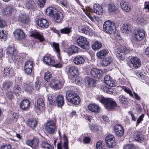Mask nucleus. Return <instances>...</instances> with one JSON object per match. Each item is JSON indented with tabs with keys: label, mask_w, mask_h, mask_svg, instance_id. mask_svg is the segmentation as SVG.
<instances>
[{
	"label": "nucleus",
	"mask_w": 149,
	"mask_h": 149,
	"mask_svg": "<svg viewBox=\"0 0 149 149\" xmlns=\"http://www.w3.org/2000/svg\"><path fill=\"white\" fill-rule=\"evenodd\" d=\"M46 13L47 15L52 17L57 22H61L63 19V14L60 12L57 11L56 9L53 7L47 8Z\"/></svg>",
	"instance_id": "nucleus-1"
},
{
	"label": "nucleus",
	"mask_w": 149,
	"mask_h": 149,
	"mask_svg": "<svg viewBox=\"0 0 149 149\" xmlns=\"http://www.w3.org/2000/svg\"><path fill=\"white\" fill-rule=\"evenodd\" d=\"M100 102L104 104L106 108L108 110L113 109L117 106L116 102L110 98H105L102 96L98 98Z\"/></svg>",
	"instance_id": "nucleus-2"
},
{
	"label": "nucleus",
	"mask_w": 149,
	"mask_h": 149,
	"mask_svg": "<svg viewBox=\"0 0 149 149\" xmlns=\"http://www.w3.org/2000/svg\"><path fill=\"white\" fill-rule=\"evenodd\" d=\"M103 28L106 32L109 34H113L114 36L117 37V33L115 32V24L113 21L110 20L106 21L103 24Z\"/></svg>",
	"instance_id": "nucleus-3"
},
{
	"label": "nucleus",
	"mask_w": 149,
	"mask_h": 149,
	"mask_svg": "<svg viewBox=\"0 0 149 149\" xmlns=\"http://www.w3.org/2000/svg\"><path fill=\"white\" fill-rule=\"evenodd\" d=\"M45 129L48 133L53 134L56 129V123L52 120L48 121L46 124Z\"/></svg>",
	"instance_id": "nucleus-4"
},
{
	"label": "nucleus",
	"mask_w": 149,
	"mask_h": 149,
	"mask_svg": "<svg viewBox=\"0 0 149 149\" xmlns=\"http://www.w3.org/2000/svg\"><path fill=\"white\" fill-rule=\"evenodd\" d=\"M78 45L81 48L85 49H88L89 47V42L86 38L83 36L79 37L77 40Z\"/></svg>",
	"instance_id": "nucleus-5"
},
{
	"label": "nucleus",
	"mask_w": 149,
	"mask_h": 149,
	"mask_svg": "<svg viewBox=\"0 0 149 149\" xmlns=\"http://www.w3.org/2000/svg\"><path fill=\"white\" fill-rule=\"evenodd\" d=\"M135 40L136 41H140L142 40L144 37V31L142 29L137 30L134 33Z\"/></svg>",
	"instance_id": "nucleus-6"
},
{
	"label": "nucleus",
	"mask_w": 149,
	"mask_h": 149,
	"mask_svg": "<svg viewBox=\"0 0 149 149\" xmlns=\"http://www.w3.org/2000/svg\"><path fill=\"white\" fill-rule=\"evenodd\" d=\"M114 137L112 135H108L105 138V143L107 146L109 148L114 147L115 143L114 142Z\"/></svg>",
	"instance_id": "nucleus-7"
},
{
	"label": "nucleus",
	"mask_w": 149,
	"mask_h": 149,
	"mask_svg": "<svg viewBox=\"0 0 149 149\" xmlns=\"http://www.w3.org/2000/svg\"><path fill=\"white\" fill-rule=\"evenodd\" d=\"M33 66V63L32 61H28L24 65V70L25 72L28 74L31 73Z\"/></svg>",
	"instance_id": "nucleus-8"
},
{
	"label": "nucleus",
	"mask_w": 149,
	"mask_h": 149,
	"mask_svg": "<svg viewBox=\"0 0 149 149\" xmlns=\"http://www.w3.org/2000/svg\"><path fill=\"white\" fill-rule=\"evenodd\" d=\"M114 131L115 135L118 137H122L124 133L123 128L121 125L117 124L115 125Z\"/></svg>",
	"instance_id": "nucleus-9"
},
{
	"label": "nucleus",
	"mask_w": 149,
	"mask_h": 149,
	"mask_svg": "<svg viewBox=\"0 0 149 149\" xmlns=\"http://www.w3.org/2000/svg\"><path fill=\"white\" fill-rule=\"evenodd\" d=\"M16 39L18 40H22L25 38V35L23 31L20 29H16L13 32Z\"/></svg>",
	"instance_id": "nucleus-10"
},
{
	"label": "nucleus",
	"mask_w": 149,
	"mask_h": 149,
	"mask_svg": "<svg viewBox=\"0 0 149 149\" xmlns=\"http://www.w3.org/2000/svg\"><path fill=\"white\" fill-rule=\"evenodd\" d=\"M39 143V139L37 138H34L33 139L29 140L26 141L27 144L34 149L38 148Z\"/></svg>",
	"instance_id": "nucleus-11"
},
{
	"label": "nucleus",
	"mask_w": 149,
	"mask_h": 149,
	"mask_svg": "<svg viewBox=\"0 0 149 149\" xmlns=\"http://www.w3.org/2000/svg\"><path fill=\"white\" fill-rule=\"evenodd\" d=\"M44 62L46 64L54 66L56 67H59L58 64L54 65L55 61L51 59V57L47 55H45L43 58Z\"/></svg>",
	"instance_id": "nucleus-12"
},
{
	"label": "nucleus",
	"mask_w": 149,
	"mask_h": 149,
	"mask_svg": "<svg viewBox=\"0 0 149 149\" xmlns=\"http://www.w3.org/2000/svg\"><path fill=\"white\" fill-rule=\"evenodd\" d=\"M50 85L52 87L56 90L60 89L62 87L61 82L58 80L53 79L50 82Z\"/></svg>",
	"instance_id": "nucleus-13"
},
{
	"label": "nucleus",
	"mask_w": 149,
	"mask_h": 149,
	"mask_svg": "<svg viewBox=\"0 0 149 149\" xmlns=\"http://www.w3.org/2000/svg\"><path fill=\"white\" fill-rule=\"evenodd\" d=\"M130 63L135 69L140 67L141 65V61L137 57H132L130 59Z\"/></svg>",
	"instance_id": "nucleus-14"
},
{
	"label": "nucleus",
	"mask_w": 149,
	"mask_h": 149,
	"mask_svg": "<svg viewBox=\"0 0 149 149\" xmlns=\"http://www.w3.org/2000/svg\"><path fill=\"white\" fill-rule=\"evenodd\" d=\"M102 72L100 70L93 68L91 71V75L93 77L100 78L102 76Z\"/></svg>",
	"instance_id": "nucleus-15"
},
{
	"label": "nucleus",
	"mask_w": 149,
	"mask_h": 149,
	"mask_svg": "<svg viewBox=\"0 0 149 149\" xmlns=\"http://www.w3.org/2000/svg\"><path fill=\"white\" fill-rule=\"evenodd\" d=\"M18 20L24 24H28L30 21L29 17L25 14L20 15L18 17Z\"/></svg>",
	"instance_id": "nucleus-16"
},
{
	"label": "nucleus",
	"mask_w": 149,
	"mask_h": 149,
	"mask_svg": "<svg viewBox=\"0 0 149 149\" xmlns=\"http://www.w3.org/2000/svg\"><path fill=\"white\" fill-rule=\"evenodd\" d=\"M14 11L13 7L11 5H6L3 10V13L6 15H10Z\"/></svg>",
	"instance_id": "nucleus-17"
},
{
	"label": "nucleus",
	"mask_w": 149,
	"mask_h": 149,
	"mask_svg": "<svg viewBox=\"0 0 149 149\" xmlns=\"http://www.w3.org/2000/svg\"><path fill=\"white\" fill-rule=\"evenodd\" d=\"M38 25L40 27L46 28L49 27V24L47 20L44 18H41L38 20Z\"/></svg>",
	"instance_id": "nucleus-18"
},
{
	"label": "nucleus",
	"mask_w": 149,
	"mask_h": 149,
	"mask_svg": "<svg viewBox=\"0 0 149 149\" xmlns=\"http://www.w3.org/2000/svg\"><path fill=\"white\" fill-rule=\"evenodd\" d=\"M30 102L28 100H23L20 104V107L22 110L26 111L29 109Z\"/></svg>",
	"instance_id": "nucleus-19"
},
{
	"label": "nucleus",
	"mask_w": 149,
	"mask_h": 149,
	"mask_svg": "<svg viewBox=\"0 0 149 149\" xmlns=\"http://www.w3.org/2000/svg\"><path fill=\"white\" fill-rule=\"evenodd\" d=\"M117 50L116 53L117 57L120 61H123L124 58L125 50L118 48Z\"/></svg>",
	"instance_id": "nucleus-20"
},
{
	"label": "nucleus",
	"mask_w": 149,
	"mask_h": 149,
	"mask_svg": "<svg viewBox=\"0 0 149 149\" xmlns=\"http://www.w3.org/2000/svg\"><path fill=\"white\" fill-rule=\"evenodd\" d=\"M37 107L40 111H43L45 108V104L43 99L39 98L37 101Z\"/></svg>",
	"instance_id": "nucleus-21"
},
{
	"label": "nucleus",
	"mask_w": 149,
	"mask_h": 149,
	"mask_svg": "<svg viewBox=\"0 0 149 149\" xmlns=\"http://www.w3.org/2000/svg\"><path fill=\"white\" fill-rule=\"evenodd\" d=\"M133 29L132 26L130 24H124L122 29L123 33L125 34L130 33Z\"/></svg>",
	"instance_id": "nucleus-22"
},
{
	"label": "nucleus",
	"mask_w": 149,
	"mask_h": 149,
	"mask_svg": "<svg viewBox=\"0 0 149 149\" xmlns=\"http://www.w3.org/2000/svg\"><path fill=\"white\" fill-rule=\"evenodd\" d=\"M86 86L88 87L95 86L96 81L95 80L90 77H86L85 79Z\"/></svg>",
	"instance_id": "nucleus-23"
},
{
	"label": "nucleus",
	"mask_w": 149,
	"mask_h": 149,
	"mask_svg": "<svg viewBox=\"0 0 149 149\" xmlns=\"http://www.w3.org/2000/svg\"><path fill=\"white\" fill-rule=\"evenodd\" d=\"M93 9L94 12L96 14L99 15L102 14L103 8L99 4H95L93 6Z\"/></svg>",
	"instance_id": "nucleus-24"
},
{
	"label": "nucleus",
	"mask_w": 149,
	"mask_h": 149,
	"mask_svg": "<svg viewBox=\"0 0 149 149\" xmlns=\"http://www.w3.org/2000/svg\"><path fill=\"white\" fill-rule=\"evenodd\" d=\"M73 61L75 64L79 65L84 63L85 60L84 57L82 56H78L74 58Z\"/></svg>",
	"instance_id": "nucleus-25"
},
{
	"label": "nucleus",
	"mask_w": 149,
	"mask_h": 149,
	"mask_svg": "<svg viewBox=\"0 0 149 149\" xmlns=\"http://www.w3.org/2000/svg\"><path fill=\"white\" fill-rule=\"evenodd\" d=\"M122 9L126 12H129L131 10L130 6L126 2L122 1L120 3Z\"/></svg>",
	"instance_id": "nucleus-26"
},
{
	"label": "nucleus",
	"mask_w": 149,
	"mask_h": 149,
	"mask_svg": "<svg viewBox=\"0 0 149 149\" xmlns=\"http://www.w3.org/2000/svg\"><path fill=\"white\" fill-rule=\"evenodd\" d=\"M68 73L72 76L74 77L78 74V69L74 66H72L68 69Z\"/></svg>",
	"instance_id": "nucleus-27"
},
{
	"label": "nucleus",
	"mask_w": 149,
	"mask_h": 149,
	"mask_svg": "<svg viewBox=\"0 0 149 149\" xmlns=\"http://www.w3.org/2000/svg\"><path fill=\"white\" fill-rule=\"evenodd\" d=\"M30 36L35 38L38 39L40 41H43L45 39L43 37V36L40 34L37 31H35L31 34Z\"/></svg>",
	"instance_id": "nucleus-28"
},
{
	"label": "nucleus",
	"mask_w": 149,
	"mask_h": 149,
	"mask_svg": "<svg viewBox=\"0 0 149 149\" xmlns=\"http://www.w3.org/2000/svg\"><path fill=\"white\" fill-rule=\"evenodd\" d=\"M104 81L106 84L108 86L113 87L114 85L113 81L109 75H106L105 77Z\"/></svg>",
	"instance_id": "nucleus-29"
},
{
	"label": "nucleus",
	"mask_w": 149,
	"mask_h": 149,
	"mask_svg": "<svg viewBox=\"0 0 149 149\" xmlns=\"http://www.w3.org/2000/svg\"><path fill=\"white\" fill-rule=\"evenodd\" d=\"M89 110L92 112L95 113L99 112L100 110V108L97 105L94 104H90L88 106Z\"/></svg>",
	"instance_id": "nucleus-30"
},
{
	"label": "nucleus",
	"mask_w": 149,
	"mask_h": 149,
	"mask_svg": "<svg viewBox=\"0 0 149 149\" xmlns=\"http://www.w3.org/2000/svg\"><path fill=\"white\" fill-rule=\"evenodd\" d=\"M108 51L106 49H102L97 53V56L99 59L103 58L108 54Z\"/></svg>",
	"instance_id": "nucleus-31"
},
{
	"label": "nucleus",
	"mask_w": 149,
	"mask_h": 149,
	"mask_svg": "<svg viewBox=\"0 0 149 149\" xmlns=\"http://www.w3.org/2000/svg\"><path fill=\"white\" fill-rule=\"evenodd\" d=\"M77 94L75 93L73 91L71 90L67 91L66 92V97L67 100L69 101L71 100L74 97L76 96Z\"/></svg>",
	"instance_id": "nucleus-32"
},
{
	"label": "nucleus",
	"mask_w": 149,
	"mask_h": 149,
	"mask_svg": "<svg viewBox=\"0 0 149 149\" xmlns=\"http://www.w3.org/2000/svg\"><path fill=\"white\" fill-rule=\"evenodd\" d=\"M79 52V48L74 45H72L68 48V53L69 54L78 53Z\"/></svg>",
	"instance_id": "nucleus-33"
},
{
	"label": "nucleus",
	"mask_w": 149,
	"mask_h": 149,
	"mask_svg": "<svg viewBox=\"0 0 149 149\" xmlns=\"http://www.w3.org/2000/svg\"><path fill=\"white\" fill-rule=\"evenodd\" d=\"M112 61V59L111 57H108L103 59L101 64L104 66H107L110 64Z\"/></svg>",
	"instance_id": "nucleus-34"
},
{
	"label": "nucleus",
	"mask_w": 149,
	"mask_h": 149,
	"mask_svg": "<svg viewBox=\"0 0 149 149\" xmlns=\"http://www.w3.org/2000/svg\"><path fill=\"white\" fill-rule=\"evenodd\" d=\"M108 9L110 13H114L117 10L118 8L113 3H112L108 4Z\"/></svg>",
	"instance_id": "nucleus-35"
},
{
	"label": "nucleus",
	"mask_w": 149,
	"mask_h": 149,
	"mask_svg": "<svg viewBox=\"0 0 149 149\" xmlns=\"http://www.w3.org/2000/svg\"><path fill=\"white\" fill-rule=\"evenodd\" d=\"M17 52H18L17 50L15 49L14 47L10 46H8L7 51L8 54L10 55L11 56L14 54H16Z\"/></svg>",
	"instance_id": "nucleus-36"
},
{
	"label": "nucleus",
	"mask_w": 149,
	"mask_h": 149,
	"mask_svg": "<svg viewBox=\"0 0 149 149\" xmlns=\"http://www.w3.org/2000/svg\"><path fill=\"white\" fill-rule=\"evenodd\" d=\"M68 101L74 104H78L80 102V99L77 95L76 96L72 98L71 100Z\"/></svg>",
	"instance_id": "nucleus-37"
},
{
	"label": "nucleus",
	"mask_w": 149,
	"mask_h": 149,
	"mask_svg": "<svg viewBox=\"0 0 149 149\" xmlns=\"http://www.w3.org/2000/svg\"><path fill=\"white\" fill-rule=\"evenodd\" d=\"M56 103L58 106L61 107L64 104L63 98L61 95H58L56 98Z\"/></svg>",
	"instance_id": "nucleus-38"
},
{
	"label": "nucleus",
	"mask_w": 149,
	"mask_h": 149,
	"mask_svg": "<svg viewBox=\"0 0 149 149\" xmlns=\"http://www.w3.org/2000/svg\"><path fill=\"white\" fill-rule=\"evenodd\" d=\"M26 7L29 9H31L34 10L35 6L34 2L32 0L29 1L26 4Z\"/></svg>",
	"instance_id": "nucleus-39"
},
{
	"label": "nucleus",
	"mask_w": 149,
	"mask_h": 149,
	"mask_svg": "<svg viewBox=\"0 0 149 149\" xmlns=\"http://www.w3.org/2000/svg\"><path fill=\"white\" fill-rule=\"evenodd\" d=\"M78 30L79 32L86 34H87L89 33V29L88 27H84L82 26H79Z\"/></svg>",
	"instance_id": "nucleus-40"
},
{
	"label": "nucleus",
	"mask_w": 149,
	"mask_h": 149,
	"mask_svg": "<svg viewBox=\"0 0 149 149\" xmlns=\"http://www.w3.org/2000/svg\"><path fill=\"white\" fill-rule=\"evenodd\" d=\"M13 84V82L7 81L3 84V88L5 90H7L11 87Z\"/></svg>",
	"instance_id": "nucleus-41"
},
{
	"label": "nucleus",
	"mask_w": 149,
	"mask_h": 149,
	"mask_svg": "<svg viewBox=\"0 0 149 149\" xmlns=\"http://www.w3.org/2000/svg\"><path fill=\"white\" fill-rule=\"evenodd\" d=\"M37 122L35 120L30 119L28 121V124L31 128H34L37 125Z\"/></svg>",
	"instance_id": "nucleus-42"
},
{
	"label": "nucleus",
	"mask_w": 149,
	"mask_h": 149,
	"mask_svg": "<svg viewBox=\"0 0 149 149\" xmlns=\"http://www.w3.org/2000/svg\"><path fill=\"white\" fill-rule=\"evenodd\" d=\"M21 89L18 85H15L13 88V92L16 95H20Z\"/></svg>",
	"instance_id": "nucleus-43"
},
{
	"label": "nucleus",
	"mask_w": 149,
	"mask_h": 149,
	"mask_svg": "<svg viewBox=\"0 0 149 149\" xmlns=\"http://www.w3.org/2000/svg\"><path fill=\"white\" fill-rule=\"evenodd\" d=\"M102 46L101 43L100 42L96 41L92 45V48L94 50H96L100 48Z\"/></svg>",
	"instance_id": "nucleus-44"
},
{
	"label": "nucleus",
	"mask_w": 149,
	"mask_h": 149,
	"mask_svg": "<svg viewBox=\"0 0 149 149\" xmlns=\"http://www.w3.org/2000/svg\"><path fill=\"white\" fill-rule=\"evenodd\" d=\"M119 99L121 103L122 104H127L128 103V101L127 98L123 95H121L119 97Z\"/></svg>",
	"instance_id": "nucleus-45"
},
{
	"label": "nucleus",
	"mask_w": 149,
	"mask_h": 149,
	"mask_svg": "<svg viewBox=\"0 0 149 149\" xmlns=\"http://www.w3.org/2000/svg\"><path fill=\"white\" fill-rule=\"evenodd\" d=\"M71 31V28L65 27L60 30L61 32L62 33L69 34Z\"/></svg>",
	"instance_id": "nucleus-46"
},
{
	"label": "nucleus",
	"mask_w": 149,
	"mask_h": 149,
	"mask_svg": "<svg viewBox=\"0 0 149 149\" xmlns=\"http://www.w3.org/2000/svg\"><path fill=\"white\" fill-rule=\"evenodd\" d=\"M11 70L8 67L4 68V73L5 76H10L11 74Z\"/></svg>",
	"instance_id": "nucleus-47"
},
{
	"label": "nucleus",
	"mask_w": 149,
	"mask_h": 149,
	"mask_svg": "<svg viewBox=\"0 0 149 149\" xmlns=\"http://www.w3.org/2000/svg\"><path fill=\"white\" fill-rule=\"evenodd\" d=\"M137 22L138 24L141 25L145 24L147 22V21L145 20L142 17H139L137 19Z\"/></svg>",
	"instance_id": "nucleus-48"
},
{
	"label": "nucleus",
	"mask_w": 149,
	"mask_h": 149,
	"mask_svg": "<svg viewBox=\"0 0 149 149\" xmlns=\"http://www.w3.org/2000/svg\"><path fill=\"white\" fill-rule=\"evenodd\" d=\"M12 60L14 62H19L20 61V58L18 55V52L16 54H14L12 55Z\"/></svg>",
	"instance_id": "nucleus-49"
},
{
	"label": "nucleus",
	"mask_w": 149,
	"mask_h": 149,
	"mask_svg": "<svg viewBox=\"0 0 149 149\" xmlns=\"http://www.w3.org/2000/svg\"><path fill=\"white\" fill-rule=\"evenodd\" d=\"M52 76V74L49 71L46 72L44 75V78L46 81L48 82L49 81L50 78Z\"/></svg>",
	"instance_id": "nucleus-50"
},
{
	"label": "nucleus",
	"mask_w": 149,
	"mask_h": 149,
	"mask_svg": "<svg viewBox=\"0 0 149 149\" xmlns=\"http://www.w3.org/2000/svg\"><path fill=\"white\" fill-rule=\"evenodd\" d=\"M52 46L56 52L58 53L60 52V49L59 48V45L58 43L53 42Z\"/></svg>",
	"instance_id": "nucleus-51"
},
{
	"label": "nucleus",
	"mask_w": 149,
	"mask_h": 149,
	"mask_svg": "<svg viewBox=\"0 0 149 149\" xmlns=\"http://www.w3.org/2000/svg\"><path fill=\"white\" fill-rule=\"evenodd\" d=\"M42 148L48 149H52V146L46 142H43L42 143Z\"/></svg>",
	"instance_id": "nucleus-52"
},
{
	"label": "nucleus",
	"mask_w": 149,
	"mask_h": 149,
	"mask_svg": "<svg viewBox=\"0 0 149 149\" xmlns=\"http://www.w3.org/2000/svg\"><path fill=\"white\" fill-rule=\"evenodd\" d=\"M135 139L138 141H143L144 138L142 135L139 134L138 133L136 134L135 135Z\"/></svg>",
	"instance_id": "nucleus-53"
},
{
	"label": "nucleus",
	"mask_w": 149,
	"mask_h": 149,
	"mask_svg": "<svg viewBox=\"0 0 149 149\" xmlns=\"http://www.w3.org/2000/svg\"><path fill=\"white\" fill-rule=\"evenodd\" d=\"M103 143L102 141H100L97 142L96 143V147L97 149H104V146L102 143Z\"/></svg>",
	"instance_id": "nucleus-54"
},
{
	"label": "nucleus",
	"mask_w": 149,
	"mask_h": 149,
	"mask_svg": "<svg viewBox=\"0 0 149 149\" xmlns=\"http://www.w3.org/2000/svg\"><path fill=\"white\" fill-rule=\"evenodd\" d=\"M63 138L64 140V142L63 144V147L65 149H68V139L65 134L63 135Z\"/></svg>",
	"instance_id": "nucleus-55"
},
{
	"label": "nucleus",
	"mask_w": 149,
	"mask_h": 149,
	"mask_svg": "<svg viewBox=\"0 0 149 149\" xmlns=\"http://www.w3.org/2000/svg\"><path fill=\"white\" fill-rule=\"evenodd\" d=\"M6 21L2 19H0V28L4 27L6 25Z\"/></svg>",
	"instance_id": "nucleus-56"
},
{
	"label": "nucleus",
	"mask_w": 149,
	"mask_h": 149,
	"mask_svg": "<svg viewBox=\"0 0 149 149\" xmlns=\"http://www.w3.org/2000/svg\"><path fill=\"white\" fill-rule=\"evenodd\" d=\"M45 0H38V4L39 5L40 7H43L45 5Z\"/></svg>",
	"instance_id": "nucleus-57"
},
{
	"label": "nucleus",
	"mask_w": 149,
	"mask_h": 149,
	"mask_svg": "<svg viewBox=\"0 0 149 149\" xmlns=\"http://www.w3.org/2000/svg\"><path fill=\"white\" fill-rule=\"evenodd\" d=\"M6 96L10 100H12L13 98V92L11 91L8 92L6 93Z\"/></svg>",
	"instance_id": "nucleus-58"
},
{
	"label": "nucleus",
	"mask_w": 149,
	"mask_h": 149,
	"mask_svg": "<svg viewBox=\"0 0 149 149\" xmlns=\"http://www.w3.org/2000/svg\"><path fill=\"white\" fill-rule=\"evenodd\" d=\"M48 100L49 103L51 104H53L54 102V101L53 98L51 95H48Z\"/></svg>",
	"instance_id": "nucleus-59"
},
{
	"label": "nucleus",
	"mask_w": 149,
	"mask_h": 149,
	"mask_svg": "<svg viewBox=\"0 0 149 149\" xmlns=\"http://www.w3.org/2000/svg\"><path fill=\"white\" fill-rule=\"evenodd\" d=\"M6 38V35L4 33L3 30H0V39H5Z\"/></svg>",
	"instance_id": "nucleus-60"
},
{
	"label": "nucleus",
	"mask_w": 149,
	"mask_h": 149,
	"mask_svg": "<svg viewBox=\"0 0 149 149\" xmlns=\"http://www.w3.org/2000/svg\"><path fill=\"white\" fill-rule=\"evenodd\" d=\"M135 147L134 145L131 144H129L123 148V149H134Z\"/></svg>",
	"instance_id": "nucleus-61"
},
{
	"label": "nucleus",
	"mask_w": 149,
	"mask_h": 149,
	"mask_svg": "<svg viewBox=\"0 0 149 149\" xmlns=\"http://www.w3.org/2000/svg\"><path fill=\"white\" fill-rule=\"evenodd\" d=\"M144 116L143 114H142L138 118L136 122V125H139L141 121L143 120V118Z\"/></svg>",
	"instance_id": "nucleus-62"
},
{
	"label": "nucleus",
	"mask_w": 149,
	"mask_h": 149,
	"mask_svg": "<svg viewBox=\"0 0 149 149\" xmlns=\"http://www.w3.org/2000/svg\"><path fill=\"white\" fill-rule=\"evenodd\" d=\"M33 89V88L32 86L27 85L25 87V90L27 92H29L32 90Z\"/></svg>",
	"instance_id": "nucleus-63"
},
{
	"label": "nucleus",
	"mask_w": 149,
	"mask_h": 149,
	"mask_svg": "<svg viewBox=\"0 0 149 149\" xmlns=\"http://www.w3.org/2000/svg\"><path fill=\"white\" fill-rule=\"evenodd\" d=\"M11 147L10 145H6L1 146L0 149H10Z\"/></svg>",
	"instance_id": "nucleus-64"
}]
</instances>
